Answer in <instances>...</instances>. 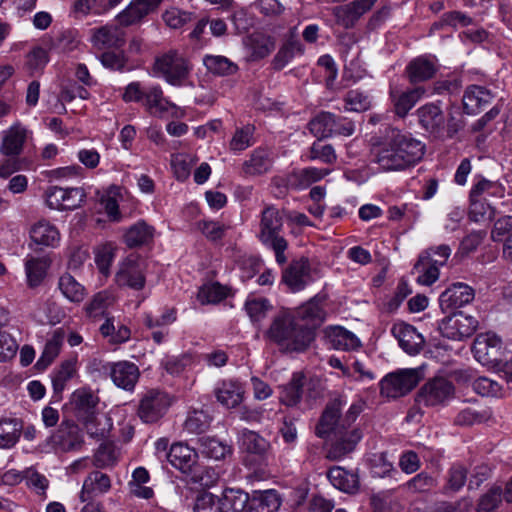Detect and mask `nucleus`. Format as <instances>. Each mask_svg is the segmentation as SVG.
Segmentation results:
<instances>
[{"label":"nucleus","instance_id":"35","mask_svg":"<svg viewBox=\"0 0 512 512\" xmlns=\"http://www.w3.org/2000/svg\"><path fill=\"white\" fill-rule=\"evenodd\" d=\"M217 500L221 512H246L249 495L240 489L227 488Z\"/></svg>","mask_w":512,"mask_h":512},{"label":"nucleus","instance_id":"33","mask_svg":"<svg viewBox=\"0 0 512 512\" xmlns=\"http://www.w3.org/2000/svg\"><path fill=\"white\" fill-rule=\"evenodd\" d=\"M243 387L235 381H222L214 389L217 401L226 408H234L243 400Z\"/></svg>","mask_w":512,"mask_h":512},{"label":"nucleus","instance_id":"5","mask_svg":"<svg viewBox=\"0 0 512 512\" xmlns=\"http://www.w3.org/2000/svg\"><path fill=\"white\" fill-rule=\"evenodd\" d=\"M472 352L478 362L483 365H491L507 383L512 379V365L503 361L502 341L495 334H480L472 345Z\"/></svg>","mask_w":512,"mask_h":512},{"label":"nucleus","instance_id":"16","mask_svg":"<svg viewBox=\"0 0 512 512\" xmlns=\"http://www.w3.org/2000/svg\"><path fill=\"white\" fill-rule=\"evenodd\" d=\"M85 192L82 188H62L51 186L46 190V202L52 209L72 210L84 201Z\"/></svg>","mask_w":512,"mask_h":512},{"label":"nucleus","instance_id":"30","mask_svg":"<svg viewBox=\"0 0 512 512\" xmlns=\"http://www.w3.org/2000/svg\"><path fill=\"white\" fill-rule=\"evenodd\" d=\"M146 110L153 115H162L170 109L175 108V105L164 97L163 91L160 86L153 85L145 87L142 102Z\"/></svg>","mask_w":512,"mask_h":512},{"label":"nucleus","instance_id":"29","mask_svg":"<svg viewBox=\"0 0 512 512\" xmlns=\"http://www.w3.org/2000/svg\"><path fill=\"white\" fill-rule=\"evenodd\" d=\"M50 265L51 261L46 256H28L25 259V274L29 288H36L43 283Z\"/></svg>","mask_w":512,"mask_h":512},{"label":"nucleus","instance_id":"38","mask_svg":"<svg viewBox=\"0 0 512 512\" xmlns=\"http://www.w3.org/2000/svg\"><path fill=\"white\" fill-rule=\"evenodd\" d=\"M280 507V499L273 490L255 492L249 498L246 512H276Z\"/></svg>","mask_w":512,"mask_h":512},{"label":"nucleus","instance_id":"37","mask_svg":"<svg viewBox=\"0 0 512 512\" xmlns=\"http://www.w3.org/2000/svg\"><path fill=\"white\" fill-rule=\"evenodd\" d=\"M25 140L26 129L20 125H13L5 132L0 151L6 156L16 157L22 152Z\"/></svg>","mask_w":512,"mask_h":512},{"label":"nucleus","instance_id":"64","mask_svg":"<svg viewBox=\"0 0 512 512\" xmlns=\"http://www.w3.org/2000/svg\"><path fill=\"white\" fill-rule=\"evenodd\" d=\"M192 159L188 154L177 153L171 157V166L176 178L186 180L190 175Z\"/></svg>","mask_w":512,"mask_h":512},{"label":"nucleus","instance_id":"23","mask_svg":"<svg viewBox=\"0 0 512 512\" xmlns=\"http://www.w3.org/2000/svg\"><path fill=\"white\" fill-rule=\"evenodd\" d=\"M329 346L335 350L354 351L361 347L360 339L342 326H329L324 329Z\"/></svg>","mask_w":512,"mask_h":512},{"label":"nucleus","instance_id":"42","mask_svg":"<svg viewBox=\"0 0 512 512\" xmlns=\"http://www.w3.org/2000/svg\"><path fill=\"white\" fill-rule=\"evenodd\" d=\"M406 72L409 81L416 84L431 79L436 73V67L430 60L419 57L409 63Z\"/></svg>","mask_w":512,"mask_h":512},{"label":"nucleus","instance_id":"20","mask_svg":"<svg viewBox=\"0 0 512 512\" xmlns=\"http://www.w3.org/2000/svg\"><path fill=\"white\" fill-rule=\"evenodd\" d=\"M391 333L406 353L416 355L423 349L425 340L412 325L404 322L395 323L392 326Z\"/></svg>","mask_w":512,"mask_h":512},{"label":"nucleus","instance_id":"63","mask_svg":"<svg viewBox=\"0 0 512 512\" xmlns=\"http://www.w3.org/2000/svg\"><path fill=\"white\" fill-rule=\"evenodd\" d=\"M435 486L436 480L426 472H420L405 484L406 489L412 493L427 492Z\"/></svg>","mask_w":512,"mask_h":512},{"label":"nucleus","instance_id":"47","mask_svg":"<svg viewBox=\"0 0 512 512\" xmlns=\"http://www.w3.org/2000/svg\"><path fill=\"white\" fill-rule=\"evenodd\" d=\"M512 220L510 216L499 218L491 232L494 241L503 242V253L506 258L512 257V246L509 244L512 236Z\"/></svg>","mask_w":512,"mask_h":512},{"label":"nucleus","instance_id":"60","mask_svg":"<svg viewBox=\"0 0 512 512\" xmlns=\"http://www.w3.org/2000/svg\"><path fill=\"white\" fill-rule=\"evenodd\" d=\"M114 258L115 247L112 244H105L97 249L95 263L101 274L104 276L109 275Z\"/></svg>","mask_w":512,"mask_h":512},{"label":"nucleus","instance_id":"4","mask_svg":"<svg viewBox=\"0 0 512 512\" xmlns=\"http://www.w3.org/2000/svg\"><path fill=\"white\" fill-rule=\"evenodd\" d=\"M283 213L274 205H267L260 215L258 233L259 240L274 251L279 264H284L287 260L284 252L288 243L280 234L283 228Z\"/></svg>","mask_w":512,"mask_h":512},{"label":"nucleus","instance_id":"32","mask_svg":"<svg viewBox=\"0 0 512 512\" xmlns=\"http://www.w3.org/2000/svg\"><path fill=\"white\" fill-rule=\"evenodd\" d=\"M492 94L482 86H470L463 96V108L467 114H477L492 100Z\"/></svg>","mask_w":512,"mask_h":512},{"label":"nucleus","instance_id":"10","mask_svg":"<svg viewBox=\"0 0 512 512\" xmlns=\"http://www.w3.org/2000/svg\"><path fill=\"white\" fill-rule=\"evenodd\" d=\"M478 326L479 321L475 317L460 311L442 319L438 329L443 337L454 341H462L471 337Z\"/></svg>","mask_w":512,"mask_h":512},{"label":"nucleus","instance_id":"28","mask_svg":"<svg viewBox=\"0 0 512 512\" xmlns=\"http://www.w3.org/2000/svg\"><path fill=\"white\" fill-rule=\"evenodd\" d=\"M166 457L173 467L188 472L196 463L197 453L186 444L175 443L170 447Z\"/></svg>","mask_w":512,"mask_h":512},{"label":"nucleus","instance_id":"44","mask_svg":"<svg viewBox=\"0 0 512 512\" xmlns=\"http://www.w3.org/2000/svg\"><path fill=\"white\" fill-rule=\"evenodd\" d=\"M203 64L210 73L216 76H231L239 69L236 63L222 55H205Z\"/></svg>","mask_w":512,"mask_h":512},{"label":"nucleus","instance_id":"27","mask_svg":"<svg viewBox=\"0 0 512 512\" xmlns=\"http://www.w3.org/2000/svg\"><path fill=\"white\" fill-rule=\"evenodd\" d=\"M111 488L110 477L100 471H92L85 478L80 492L81 502H87L92 496L107 493Z\"/></svg>","mask_w":512,"mask_h":512},{"label":"nucleus","instance_id":"56","mask_svg":"<svg viewBox=\"0 0 512 512\" xmlns=\"http://www.w3.org/2000/svg\"><path fill=\"white\" fill-rule=\"evenodd\" d=\"M162 18L167 26L172 29H179L184 25L196 20V16L192 12L180 10L178 8H171L166 10Z\"/></svg>","mask_w":512,"mask_h":512},{"label":"nucleus","instance_id":"31","mask_svg":"<svg viewBox=\"0 0 512 512\" xmlns=\"http://www.w3.org/2000/svg\"><path fill=\"white\" fill-rule=\"evenodd\" d=\"M273 164L271 154L266 149H255L249 159L242 164V173L245 176H259L267 173Z\"/></svg>","mask_w":512,"mask_h":512},{"label":"nucleus","instance_id":"1","mask_svg":"<svg viewBox=\"0 0 512 512\" xmlns=\"http://www.w3.org/2000/svg\"><path fill=\"white\" fill-rule=\"evenodd\" d=\"M345 404L342 397L328 401L315 428L319 438L330 441L327 457L331 460H339L352 452L361 439V433L354 422L362 412L363 404L353 403L342 415Z\"/></svg>","mask_w":512,"mask_h":512},{"label":"nucleus","instance_id":"55","mask_svg":"<svg viewBox=\"0 0 512 512\" xmlns=\"http://www.w3.org/2000/svg\"><path fill=\"white\" fill-rule=\"evenodd\" d=\"M472 24V18L460 11H450L444 13L439 21L432 25V29H442L444 27H466Z\"/></svg>","mask_w":512,"mask_h":512},{"label":"nucleus","instance_id":"12","mask_svg":"<svg viewBox=\"0 0 512 512\" xmlns=\"http://www.w3.org/2000/svg\"><path fill=\"white\" fill-rule=\"evenodd\" d=\"M170 405L171 398L166 392L152 389L140 399L137 415L144 423H155L165 415Z\"/></svg>","mask_w":512,"mask_h":512},{"label":"nucleus","instance_id":"2","mask_svg":"<svg viewBox=\"0 0 512 512\" xmlns=\"http://www.w3.org/2000/svg\"><path fill=\"white\" fill-rule=\"evenodd\" d=\"M425 145L407 132L389 129L372 150L373 161L383 171L405 170L419 162Z\"/></svg>","mask_w":512,"mask_h":512},{"label":"nucleus","instance_id":"61","mask_svg":"<svg viewBox=\"0 0 512 512\" xmlns=\"http://www.w3.org/2000/svg\"><path fill=\"white\" fill-rule=\"evenodd\" d=\"M472 386L473 390L482 396L501 397L503 395L501 385L488 377H478Z\"/></svg>","mask_w":512,"mask_h":512},{"label":"nucleus","instance_id":"25","mask_svg":"<svg viewBox=\"0 0 512 512\" xmlns=\"http://www.w3.org/2000/svg\"><path fill=\"white\" fill-rule=\"evenodd\" d=\"M331 169L306 167L294 170L286 177V185L292 189L307 188L330 174Z\"/></svg>","mask_w":512,"mask_h":512},{"label":"nucleus","instance_id":"22","mask_svg":"<svg viewBox=\"0 0 512 512\" xmlns=\"http://www.w3.org/2000/svg\"><path fill=\"white\" fill-rule=\"evenodd\" d=\"M326 301V295L317 294L305 305H303L297 312V318L300 323L307 327H311L315 333V329L320 326L325 318L326 312L323 303Z\"/></svg>","mask_w":512,"mask_h":512},{"label":"nucleus","instance_id":"54","mask_svg":"<svg viewBox=\"0 0 512 512\" xmlns=\"http://www.w3.org/2000/svg\"><path fill=\"white\" fill-rule=\"evenodd\" d=\"M210 424L211 417L209 414L203 410H193L188 414L184 422V428L189 433L201 434L210 427Z\"/></svg>","mask_w":512,"mask_h":512},{"label":"nucleus","instance_id":"53","mask_svg":"<svg viewBox=\"0 0 512 512\" xmlns=\"http://www.w3.org/2000/svg\"><path fill=\"white\" fill-rule=\"evenodd\" d=\"M251 57L259 60L267 57L275 48V41L270 36L254 34L250 38Z\"/></svg>","mask_w":512,"mask_h":512},{"label":"nucleus","instance_id":"11","mask_svg":"<svg viewBox=\"0 0 512 512\" xmlns=\"http://www.w3.org/2000/svg\"><path fill=\"white\" fill-rule=\"evenodd\" d=\"M417 116L421 127L435 138H452L457 132L456 128L445 127V115L440 106L430 103L417 109Z\"/></svg>","mask_w":512,"mask_h":512},{"label":"nucleus","instance_id":"39","mask_svg":"<svg viewBox=\"0 0 512 512\" xmlns=\"http://www.w3.org/2000/svg\"><path fill=\"white\" fill-rule=\"evenodd\" d=\"M328 478L335 488L346 493H354L359 488L358 475L342 467L331 468L328 471Z\"/></svg>","mask_w":512,"mask_h":512},{"label":"nucleus","instance_id":"62","mask_svg":"<svg viewBox=\"0 0 512 512\" xmlns=\"http://www.w3.org/2000/svg\"><path fill=\"white\" fill-rule=\"evenodd\" d=\"M198 227L202 234L210 241H219L221 240L226 231L229 229V226L213 220H203L198 223Z\"/></svg>","mask_w":512,"mask_h":512},{"label":"nucleus","instance_id":"18","mask_svg":"<svg viewBox=\"0 0 512 512\" xmlns=\"http://www.w3.org/2000/svg\"><path fill=\"white\" fill-rule=\"evenodd\" d=\"M472 287L457 282L450 285L439 297V304L443 312L452 311L469 304L474 299Z\"/></svg>","mask_w":512,"mask_h":512},{"label":"nucleus","instance_id":"14","mask_svg":"<svg viewBox=\"0 0 512 512\" xmlns=\"http://www.w3.org/2000/svg\"><path fill=\"white\" fill-rule=\"evenodd\" d=\"M115 282L120 287H128L133 290H142L145 287L146 278L143 263L133 255L125 258L115 275Z\"/></svg>","mask_w":512,"mask_h":512},{"label":"nucleus","instance_id":"50","mask_svg":"<svg viewBox=\"0 0 512 512\" xmlns=\"http://www.w3.org/2000/svg\"><path fill=\"white\" fill-rule=\"evenodd\" d=\"M308 160H318L326 165H334L337 162V153L331 144L323 143L317 138L310 146L307 153Z\"/></svg>","mask_w":512,"mask_h":512},{"label":"nucleus","instance_id":"58","mask_svg":"<svg viewBox=\"0 0 512 512\" xmlns=\"http://www.w3.org/2000/svg\"><path fill=\"white\" fill-rule=\"evenodd\" d=\"M106 418H99L98 412L92 414V416L87 417L86 419H80L79 421L84 425L87 434L91 438H95L100 440L104 438L108 432V425L106 423Z\"/></svg>","mask_w":512,"mask_h":512},{"label":"nucleus","instance_id":"52","mask_svg":"<svg viewBox=\"0 0 512 512\" xmlns=\"http://www.w3.org/2000/svg\"><path fill=\"white\" fill-rule=\"evenodd\" d=\"M76 373V360L69 359L61 363L59 368L52 376V384L54 392L60 393L65 388L67 381H69Z\"/></svg>","mask_w":512,"mask_h":512},{"label":"nucleus","instance_id":"8","mask_svg":"<svg viewBox=\"0 0 512 512\" xmlns=\"http://www.w3.org/2000/svg\"><path fill=\"white\" fill-rule=\"evenodd\" d=\"M451 255L448 245H439L422 253L414 266L420 275L417 281L423 285H431L439 278V267L447 263Z\"/></svg>","mask_w":512,"mask_h":512},{"label":"nucleus","instance_id":"24","mask_svg":"<svg viewBox=\"0 0 512 512\" xmlns=\"http://www.w3.org/2000/svg\"><path fill=\"white\" fill-rule=\"evenodd\" d=\"M98 396L89 388H79L71 396V404L78 420L86 419L97 413Z\"/></svg>","mask_w":512,"mask_h":512},{"label":"nucleus","instance_id":"43","mask_svg":"<svg viewBox=\"0 0 512 512\" xmlns=\"http://www.w3.org/2000/svg\"><path fill=\"white\" fill-rule=\"evenodd\" d=\"M116 301L112 291L103 290L95 294L92 300L86 305L85 310L90 318L97 319L107 317V310Z\"/></svg>","mask_w":512,"mask_h":512},{"label":"nucleus","instance_id":"6","mask_svg":"<svg viewBox=\"0 0 512 512\" xmlns=\"http://www.w3.org/2000/svg\"><path fill=\"white\" fill-rule=\"evenodd\" d=\"M153 70L170 85L181 86L189 78L192 64L182 53L169 50L156 57Z\"/></svg>","mask_w":512,"mask_h":512},{"label":"nucleus","instance_id":"36","mask_svg":"<svg viewBox=\"0 0 512 512\" xmlns=\"http://www.w3.org/2000/svg\"><path fill=\"white\" fill-rule=\"evenodd\" d=\"M390 94L393 99L396 114L400 117H404L422 98L425 94V89L423 87H415L401 93L392 90Z\"/></svg>","mask_w":512,"mask_h":512},{"label":"nucleus","instance_id":"9","mask_svg":"<svg viewBox=\"0 0 512 512\" xmlns=\"http://www.w3.org/2000/svg\"><path fill=\"white\" fill-rule=\"evenodd\" d=\"M422 378L420 369H399L380 382V392L388 398H398L413 390Z\"/></svg>","mask_w":512,"mask_h":512},{"label":"nucleus","instance_id":"19","mask_svg":"<svg viewBox=\"0 0 512 512\" xmlns=\"http://www.w3.org/2000/svg\"><path fill=\"white\" fill-rule=\"evenodd\" d=\"M163 0H132L116 19L120 26L128 27L140 23L147 15L155 12Z\"/></svg>","mask_w":512,"mask_h":512},{"label":"nucleus","instance_id":"46","mask_svg":"<svg viewBox=\"0 0 512 512\" xmlns=\"http://www.w3.org/2000/svg\"><path fill=\"white\" fill-rule=\"evenodd\" d=\"M64 342V332L57 330L52 337L46 342L41 357L36 363L39 369H46L59 355Z\"/></svg>","mask_w":512,"mask_h":512},{"label":"nucleus","instance_id":"15","mask_svg":"<svg viewBox=\"0 0 512 512\" xmlns=\"http://www.w3.org/2000/svg\"><path fill=\"white\" fill-rule=\"evenodd\" d=\"M454 394V386L444 377H435L421 387L417 395V402L425 406L443 404Z\"/></svg>","mask_w":512,"mask_h":512},{"label":"nucleus","instance_id":"17","mask_svg":"<svg viewBox=\"0 0 512 512\" xmlns=\"http://www.w3.org/2000/svg\"><path fill=\"white\" fill-rule=\"evenodd\" d=\"M103 369L109 372L113 383L124 390L132 391L138 382L140 371L136 364L130 361L107 363Z\"/></svg>","mask_w":512,"mask_h":512},{"label":"nucleus","instance_id":"40","mask_svg":"<svg viewBox=\"0 0 512 512\" xmlns=\"http://www.w3.org/2000/svg\"><path fill=\"white\" fill-rule=\"evenodd\" d=\"M22 428V422L17 418L0 419V448L14 447L20 439Z\"/></svg>","mask_w":512,"mask_h":512},{"label":"nucleus","instance_id":"7","mask_svg":"<svg viewBox=\"0 0 512 512\" xmlns=\"http://www.w3.org/2000/svg\"><path fill=\"white\" fill-rule=\"evenodd\" d=\"M308 127L309 131L319 139L335 135L348 137L355 131V124L352 120L325 111L310 120Z\"/></svg>","mask_w":512,"mask_h":512},{"label":"nucleus","instance_id":"48","mask_svg":"<svg viewBox=\"0 0 512 512\" xmlns=\"http://www.w3.org/2000/svg\"><path fill=\"white\" fill-rule=\"evenodd\" d=\"M199 450L203 456L214 460L224 459L231 451L230 447L224 442L209 436L199 439Z\"/></svg>","mask_w":512,"mask_h":512},{"label":"nucleus","instance_id":"13","mask_svg":"<svg viewBox=\"0 0 512 512\" xmlns=\"http://www.w3.org/2000/svg\"><path fill=\"white\" fill-rule=\"evenodd\" d=\"M52 447L61 452L78 451L84 445V435L74 421H62L57 430L51 435Z\"/></svg>","mask_w":512,"mask_h":512},{"label":"nucleus","instance_id":"49","mask_svg":"<svg viewBox=\"0 0 512 512\" xmlns=\"http://www.w3.org/2000/svg\"><path fill=\"white\" fill-rule=\"evenodd\" d=\"M304 376L300 373H295L290 382L282 387L281 402L287 406H294L298 404L303 394Z\"/></svg>","mask_w":512,"mask_h":512},{"label":"nucleus","instance_id":"51","mask_svg":"<svg viewBox=\"0 0 512 512\" xmlns=\"http://www.w3.org/2000/svg\"><path fill=\"white\" fill-rule=\"evenodd\" d=\"M345 110L352 112H365L372 106V97L359 89L349 90L344 96Z\"/></svg>","mask_w":512,"mask_h":512},{"label":"nucleus","instance_id":"3","mask_svg":"<svg viewBox=\"0 0 512 512\" xmlns=\"http://www.w3.org/2000/svg\"><path fill=\"white\" fill-rule=\"evenodd\" d=\"M266 336L281 349L291 352L306 350L315 339L313 329L300 323L288 311H282L273 318Z\"/></svg>","mask_w":512,"mask_h":512},{"label":"nucleus","instance_id":"59","mask_svg":"<svg viewBox=\"0 0 512 512\" xmlns=\"http://www.w3.org/2000/svg\"><path fill=\"white\" fill-rule=\"evenodd\" d=\"M253 134V126L247 125L238 128L230 141L231 150L240 152L252 146L254 143Z\"/></svg>","mask_w":512,"mask_h":512},{"label":"nucleus","instance_id":"57","mask_svg":"<svg viewBox=\"0 0 512 512\" xmlns=\"http://www.w3.org/2000/svg\"><path fill=\"white\" fill-rule=\"evenodd\" d=\"M242 445L250 453L264 455L270 444L254 431H245L242 436Z\"/></svg>","mask_w":512,"mask_h":512},{"label":"nucleus","instance_id":"26","mask_svg":"<svg viewBox=\"0 0 512 512\" xmlns=\"http://www.w3.org/2000/svg\"><path fill=\"white\" fill-rule=\"evenodd\" d=\"M309 263L305 259L293 261L283 272L282 281L293 292L302 290L309 281Z\"/></svg>","mask_w":512,"mask_h":512},{"label":"nucleus","instance_id":"45","mask_svg":"<svg viewBox=\"0 0 512 512\" xmlns=\"http://www.w3.org/2000/svg\"><path fill=\"white\" fill-rule=\"evenodd\" d=\"M58 288L62 295L73 303H80L86 296V290L72 275L65 273L60 276Z\"/></svg>","mask_w":512,"mask_h":512},{"label":"nucleus","instance_id":"21","mask_svg":"<svg viewBox=\"0 0 512 512\" xmlns=\"http://www.w3.org/2000/svg\"><path fill=\"white\" fill-rule=\"evenodd\" d=\"M125 42V33L117 25H105L92 30L91 43L97 50L119 48Z\"/></svg>","mask_w":512,"mask_h":512},{"label":"nucleus","instance_id":"41","mask_svg":"<svg viewBox=\"0 0 512 512\" xmlns=\"http://www.w3.org/2000/svg\"><path fill=\"white\" fill-rule=\"evenodd\" d=\"M154 236V228L140 220L129 227L124 234V242L130 247H139L149 243Z\"/></svg>","mask_w":512,"mask_h":512},{"label":"nucleus","instance_id":"34","mask_svg":"<svg viewBox=\"0 0 512 512\" xmlns=\"http://www.w3.org/2000/svg\"><path fill=\"white\" fill-rule=\"evenodd\" d=\"M30 238L36 245L55 247L60 241V233L50 222L40 220L30 228Z\"/></svg>","mask_w":512,"mask_h":512}]
</instances>
